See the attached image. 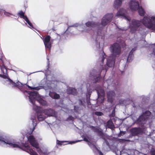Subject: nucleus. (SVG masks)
<instances>
[{
	"instance_id": "9b49d317",
	"label": "nucleus",
	"mask_w": 155,
	"mask_h": 155,
	"mask_svg": "<svg viewBox=\"0 0 155 155\" xmlns=\"http://www.w3.org/2000/svg\"><path fill=\"white\" fill-rule=\"evenodd\" d=\"M51 37L49 35H47L43 40V42L46 48L51 50V43L50 41Z\"/></svg>"
},
{
	"instance_id": "a878e982",
	"label": "nucleus",
	"mask_w": 155,
	"mask_h": 155,
	"mask_svg": "<svg viewBox=\"0 0 155 155\" xmlns=\"http://www.w3.org/2000/svg\"><path fill=\"white\" fill-rule=\"evenodd\" d=\"M18 15L21 18H22L25 20L26 18H27L26 15H25V13L22 11H20L18 14Z\"/></svg>"
},
{
	"instance_id": "412c9836",
	"label": "nucleus",
	"mask_w": 155,
	"mask_h": 155,
	"mask_svg": "<svg viewBox=\"0 0 155 155\" xmlns=\"http://www.w3.org/2000/svg\"><path fill=\"white\" fill-rule=\"evenodd\" d=\"M98 95L99 97L101 96L102 98V102H103L104 100V90L100 89L99 90L97 91Z\"/></svg>"
},
{
	"instance_id": "0eeeda50",
	"label": "nucleus",
	"mask_w": 155,
	"mask_h": 155,
	"mask_svg": "<svg viewBox=\"0 0 155 155\" xmlns=\"http://www.w3.org/2000/svg\"><path fill=\"white\" fill-rule=\"evenodd\" d=\"M113 17V14L112 13L107 14L105 15L101 20V25L104 26H105L111 21Z\"/></svg>"
},
{
	"instance_id": "7ed1b4c3",
	"label": "nucleus",
	"mask_w": 155,
	"mask_h": 155,
	"mask_svg": "<svg viewBox=\"0 0 155 155\" xmlns=\"http://www.w3.org/2000/svg\"><path fill=\"white\" fill-rule=\"evenodd\" d=\"M132 25L130 26V31L132 33H135L141 25L140 21L135 19H133L131 21Z\"/></svg>"
},
{
	"instance_id": "ea45409f",
	"label": "nucleus",
	"mask_w": 155,
	"mask_h": 155,
	"mask_svg": "<svg viewBox=\"0 0 155 155\" xmlns=\"http://www.w3.org/2000/svg\"><path fill=\"white\" fill-rule=\"evenodd\" d=\"M3 138L2 136H0V141L2 142V141H3Z\"/></svg>"
},
{
	"instance_id": "1a4fd4ad",
	"label": "nucleus",
	"mask_w": 155,
	"mask_h": 155,
	"mask_svg": "<svg viewBox=\"0 0 155 155\" xmlns=\"http://www.w3.org/2000/svg\"><path fill=\"white\" fill-rule=\"evenodd\" d=\"M2 77L4 79H7L8 81L9 82V84L12 85L13 87H17L18 89H20V87L23 85L21 83H16L14 82L11 79L8 77L7 75H2Z\"/></svg>"
},
{
	"instance_id": "39448f33",
	"label": "nucleus",
	"mask_w": 155,
	"mask_h": 155,
	"mask_svg": "<svg viewBox=\"0 0 155 155\" xmlns=\"http://www.w3.org/2000/svg\"><path fill=\"white\" fill-rule=\"evenodd\" d=\"M111 51L113 54L115 56L119 55L121 53V48L120 45L115 43L110 47Z\"/></svg>"
},
{
	"instance_id": "72a5a7b5",
	"label": "nucleus",
	"mask_w": 155,
	"mask_h": 155,
	"mask_svg": "<svg viewBox=\"0 0 155 155\" xmlns=\"http://www.w3.org/2000/svg\"><path fill=\"white\" fill-rule=\"evenodd\" d=\"M95 114L98 116H101L103 114L102 112L100 111H96L95 112Z\"/></svg>"
},
{
	"instance_id": "58836bf2",
	"label": "nucleus",
	"mask_w": 155,
	"mask_h": 155,
	"mask_svg": "<svg viewBox=\"0 0 155 155\" xmlns=\"http://www.w3.org/2000/svg\"><path fill=\"white\" fill-rule=\"evenodd\" d=\"M84 141H85L86 142H89L87 138L86 137H84Z\"/></svg>"
},
{
	"instance_id": "f8f14e48",
	"label": "nucleus",
	"mask_w": 155,
	"mask_h": 155,
	"mask_svg": "<svg viewBox=\"0 0 155 155\" xmlns=\"http://www.w3.org/2000/svg\"><path fill=\"white\" fill-rule=\"evenodd\" d=\"M28 94L30 95L29 97L30 102L34 105L35 103V97H36L38 93L37 92L35 91H28Z\"/></svg>"
},
{
	"instance_id": "c9c22d12",
	"label": "nucleus",
	"mask_w": 155,
	"mask_h": 155,
	"mask_svg": "<svg viewBox=\"0 0 155 155\" xmlns=\"http://www.w3.org/2000/svg\"><path fill=\"white\" fill-rule=\"evenodd\" d=\"M151 153L152 155H155V150H152L151 151Z\"/></svg>"
},
{
	"instance_id": "a19ab883",
	"label": "nucleus",
	"mask_w": 155,
	"mask_h": 155,
	"mask_svg": "<svg viewBox=\"0 0 155 155\" xmlns=\"http://www.w3.org/2000/svg\"><path fill=\"white\" fill-rule=\"evenodd\" d=\"M79 101L80 102V104L81 105H83L84 104L83 103L82 101L81 100H79Z\"/></svg>"
},
{
	"instance_id": "4be33fe9",
	"label": "nucleus",
	"mask_w": 155,
	"mask_h": 155,
	"mask_svg": "<svg viewBox=\"0 0 155 155\" xmlns=\"http://www.w3.org/2000/svg\"><path fill=\"white\" fill-rule=\"evenodd\" d=\"M67 93L68 94H71L74 95H76L77 91L76 90L73 88H69L67 90Z\"/></svg>"
},
{
	"instance_id": "c03bdc74",
	"label": "nucleus",
	"mask_w": 155,
	"mask_h": 155,
	"mask_svg": "<svg viewBox=\"0 0 155 155\" xmlns=\"http://www.w3.org/2000/svg\"><path fill=\"white\" fill-rule=\"evenodd\" d=\"M115 109L114 108L112 111V114H113V113H114H114H115Z\"/></svg>"
},
{
	"instance_id": "8fccbe9b",
	"label": "nucleus",
	"mask_w": 155,
	"mask_h": 155,
	"mask_svg": "<svg viewBox=\"0 0 155 155\" xmlns=\"http://www.w3.org/2000/svg\"><path fill=\"white\" fill-rule=\"evenodd\" d=\"M154 55H155V53H154Z\"/></svg>"
},
{
	"instance_id": "4468645a",
	"label": "nucleus",
	"mask_w": 155,
	"mask_h": 155,
	"mask_svg": "<svg viewBox=\"0 0 155 155\" xmlns=\"http://www.w3.org/2000/svg\"><path fill=\"white\" fill-rule=\"evenodd\" d=\"M100 24L98 22H95L93 21H88L85 23V25L88 27L94 28L98 26Z\"/></svg>"
},
{
	"instance_id": "dca6fc26",
	"label": "nucleus",
	"mask_w": 155,
	"mask_h": 155,
	"mask_svg": "<svg viewBox=\"0 0 155 155\" xmlns=\"http://www.w3.org/2000/svg\"><path fill=\"white\" fill-rule=\"evenodd\" d=\"M91 128L94 132L97 133L98 135L102 136L104 135L103 130L101 129L93 126H91Z\"/></svg>"
},
{
	"instance_id": "37998d69",
	"label": "nucleus",
	"mask_w": 155,
	"mask_h": 155,
	"mask_svg": "<svg viewBox=\"0 0 155 155\" xmlns=\"http://www.w3.org/2000/svg\"><path fill=\"white\" fill-rule=\"evenodd\" d=\"M105 59V58L104 57V56L103 57V58L102 59V63H103V62H104V60Z\"/></svg>"
},
{
	"instance_id": "c85d7f7f",
	"label": "nucleus",
	"mask_w": 155,
	"mask_h": 155,
	"mask_svg": "<svg viewBox=\"0 0 155 155\" xmlns=\"http://www.w3.org/2000/svg\"><path fill=\"white\" fill-rule=\"evenodd\" d=\"M101 71L100 72L98 76L96 77L95 78H94V81L96 82L98 81L101 78Z\"/></svg>"
},
{
	"instance_id": "cd10ccee",
	"label": "nucleus",
	"mask_w": 155,
	"mask_h": 155,
	"mask_svg": "<svg viewBox=\"0 0 155 155\" xmlns=\"http://www.w3.org/2000/svg\"><path fill=\"white\" fill-rule=\"evenodd\" d=\"M25 85H26V86H27V87L29 88L31 90H38L40 89V88L39 87H32L26 84H25Z\"/></svg>"
},
{
	"instance_id": "473e14b6",
	"label": "nucleus",
	"mask_w": 155,
	"mask_h": 155,
	"mask_svg": "<svg viewBox=\"0 0 155 155\" xmlns=\"http://www.w3.org/2000/svg\"><path fill=\"white\" fill-rule=\"evenodd\" d=\"M25 20L27 22L28 25L32 28H33V27L32 23L30 21L28 18H26V19Z\"/></svg>"
},
{
	"instance_id": "2eb2a0df",
	"label": "nucleus",
	"mask_w": 155,
	"mask_h": 155,
	"mask_svg": "<svg viewBox=\"0 0 155 155\" xmlns=\"http://www.w3.org/2000/svg\"><path fill=\"white\" fill-rule=\"evenodd\" d=\"M2 142L5 143L11 146L12 147H17L20 148V146L16 144L12 143H11V141L8 139L3 138V141Z\"/></svg>"
},
{
	"instance_id": "423d86ee",
	"label": "nucleus",
	"mask_w": 155,
	"mask_h": 155,
	"mask_svg": "<svg viewBox=\"0 0 155 155\" xmlns=\"http://www.w3.org/2000/svg\"><path fill=\"white\" fill-rule=\"evenodd\" d=\"M22 147H20V148L29 153L31 155H38L37 153L30 148L27 143H22Z\"/></svg>"
},
{
	"instance_id": "2f4dec72",
	"label": "nucleus",
	"mask_w": 155,
	"mask_h": 155,
	"mask_svg": "<svg viewBox=\"0 0 155 155\" xmlns=\"http://www.w3.org/2000/svg\"><path fill=\"white\" fill-rule=\"evenodd\" d=\"M35 147L37 149V151L40 154H42L43 153V152L41 149L38 146V144H37V147Z\"/></svg>"
},
{
	"instance_id": "5701e85b",
	"label": "nucleus",
	"mask_w": 155,
	"mask_h": 155,
	"mask_svg": "<svg viewBox=\"0 0 155 155\" xmlns=\"http://www.w3.org/2000/svg\"><path fill=\"white\" fill-rule=\"evenodd\" d=\"M123 0H116L114 3V7L115 8H118L121 5Z\"/></svg>"
},
{
	"instance_id": "aec40b11",
	"label": "nucleus",
	"mask_w": 155,
	"mask_h": 155,
	"mask_svg": "<svg viewBox=\"0 0 155 155\" xmlns=\"http://www.w3.org/2000/svg\"><path fill=\"white\" fill-rule=\"evenodd\" d=\"M49 96L52 98L55 99H58L60 98V95L56 92H51L49 93Z\"/></svg>"
},
{
	"instance_id": "a211bd4d",
	"label": "nucleus",
	"mask_w": 155,
	"mask_h": 155,
	"mask_svg": "<svg viewBox=\"0 0 155 155\" xmlns=\"http://www.w3.org/2000/svg\"><path fill=\"white\" fill-rule=\"evenodd\" d=\"M107 65L110 67H113L115 63V59L111 57L108 58L107 59Z\"/></svg>"
},
{
	"instance_id": "7c9ffc66",
	"label": "nucleus",
	"mask_w": 155,
	"mask_h": 155,
	"mask_svg": "<svg viewBox=\"0 0 155 155\" xmlns=\"http://www.w3.org/2000/svg\"><path fill=\"white\" fill-rule=\"evenodd\" d=\"M151 114V113L149 110H147L145 111L142 114H144L145 116L147 117V116H150Z\"/></svg>"
},
{
	"instance_id": "f03ea898",
	"label": "nucleus",
	"mask_w": 155,
	"mask_h": 155,
	"mask_svg": "<svg viewBox=\"0 0 155 155\" xmlns=\"http://www.w3.org/2000/svg\"><path fill=\"white\" fill-rule=\"evenodd\" d=\"M130 9L133 11H136L138 10V12L140 15L143 16L145 14V12L142 7L139 6V2L136 0H132L130 4Z\"/></svg>"
},
{
	"instance_id": "a18cd8bd",
	"label": "nucleus",
	"mask_w": 155,
	"mask_h": 155,
	"mask_svg": "<svg viewBox=\"0 0 155 155\" xmlns=\"http://www.w3.org/2000/svg\"><path fill=\"white\" fill-rule=\"evenodd\" d=\"M34 129H35V128L34 127V128H33V130H32L31 131V132L30 133H29V134H32V132L33 131V130H34Z\"/></svg>"
},
{
	"instance_id": "20e7f679",
	"label": "nucleus",
	"mask_w": 155,
	"mask_h": 155,
	"mask_svg": "<svg viewBox=\"0 0 155 155\" xmlns=\"http://www.w3.org/2000/svg\"><path fill=\"white\" fill-rule=\"evenodd\" d=\"M147 118V117H146L144 114H142L135 120V123L141 127L144 128V125L146 123Z\"/></svg>"
},
{
	"instance_id": "de8ad7c7",
	"label": "nucleus",
	"mask_w": 155,
	"mask_h": 155,
	"mask_svg": "<svg viewBox=\"0 0 155 155\" xmlns=\"http://www.w3.org/2000/svg\"><path fill=\"white\" fill-rule=\"evenodd\" d=\"M43 154H45V153H43Z\"/></svg>"
},
{
	"instance_id": "9d476101",
	"label": "nucleus",
	"mask_w": 155,
	"mask_h": 155,
	"mask_svg": "<svg viewBox=\"0 0 155 155\" xmlns=\"http://www.w3.org/2000/svg\"><path fill=\"white\" fill-rule=\"evenodd\" d=\"M36 112L37 118L39 121L43 120L45 118V116L42 114L43 111L42 109L40 107H37L35 109Z\"/></svg>"
},
{
	"instance_id": "bb28decb",
	"label": "nucleus",
	"mask_w": 155,
	"mask_h": 155,
	"mask_svg": "<svg viewBox=\"0 0 155 155\" xmlns=\"http://www.w3.org/2000/svg\"><path fill=\"white\" fill-rule=\"evenodd\" d=\"M134 56L133 53L132 52H130L127 59V61L129 62L131 61Z\"/></svg>"
},
{
	"instance_id": "f257e3e1",
	"label": "nucleus",
	"mask_w": 155,
	"mask_h": 155,
	"mask_svg": "<svg viewBox=\"0 0 155 155\" xmlns=\"http://www.w3.org/2000/svg\"><path fill=\"white\" fill-rule=\"evenodd\" d=\"M142 22L147 28L153 31H155V17L152 16L150 19L147 17H144Z\"/></svg>"
},
{
	"instance_id": "09e8293b",
	"label": "nucleus",
	"mask_w": 155,
	"mask_h": 155,
	"mask_svg": "<svg viewBox=\"0 0 155 155\" xmlns=\"http://www.w3.org/2000/svg\"><path fill=\"white\" fill-rule=\"evenodd\" d=\"M93 72H94V71H93Z\"/></svg>"
},
{
	"instance_id": "ddd939ff",
	"label": "nucleus",
	"mask_w": 155,
	"mask_h": 155,
	"mask_svg": "<svg viewBox=\"0 0 155 155\" xmlns=\"http://www.w3.org/2000/svg\"><path fill=\"white\" fill-rule=\"evenodd\" d=\"M28 139L31 145L34 147H37L38 143L36 142L35 138L33 135H30L28 136Z\"/></svg>"
},
{
	"instance_id": "e433bc0d",
	"label": "nucleus",
	"mask_w": 155,
	"mask_h": 155,
	"mask_svg": "<svg viewBox=\"0 0 155 155\" xmlns=\"http://www.w3.org/2000/svg\"><path fill=\"white\" fill-rule=\"evenodd\" d=\"M4 14L7 16H9L10 15H11V13H10L6 12H5L4 13Z\"/></svg>"
},
{
	"instance_id": "6ab92c4d",
	"label": "nucleus",
	"mask_w": 155,
	"mask_h": 155,
	"mask_svg": "<svg viewBox=\"0 0 155 155\" xmlns=\"http://www.w3.org/2000/svg\"><path fill=\"white\" fill-rule=\"evenodd\" d=\"M115 95V92L114 91H110L107 93V100L108 102L112 103L113 102V97Z\"/></svg>"
},
{
	"instance_id": "6e6552de",
	"label": "nucleus",
	"mask_w": 155,
	"mask_h": 155,
	"mask_svg": "<svg viewBox=\"0 0 155 155\" xmlns=\"http://www.w3.org/2000/svg\"><path fill=\"white\" fill-rule=\"evenodd\" d=\"M144 129V128L142 127H134L131 129L130 131L131 135L135 136L143 134Z\"/></svg>"
},
{
	"instance_id": "f704fd0d",
	"label": "nucleus",
	"mask_w": 155,
	"mask_h": 155,
	"mask_svg": "<svg viewBox=\"0 0 155 155\" xmlns=\"http://www.w3.org/2000/svg\"><path fill=\"white\" fill-rule=\"evenodd\" d=\"M63 142L62 141H61L59 140H58L57 141V144L58 145H61L63 144Z\"/></svg>"
},
{
	"instance_id": "79ce46f5",
	"label": "nucleus",
	"mask_w": 155,
	"mask_h": 155,
	"mask_svg": "<svg viewBox=\"0 0 155 155\" xmlns=\"http://www.w3.org/2000/svg\"><path fill=\"white\" fill-rule=\"evenodd\" d=\"M99 155H103V153L101 151L99 152Z\"/></svg>"
},
{
	"instance_id": "b1692460",
	"label": "nucleus",
	"mask_w": 155,
	"mask_h": 155,
	"mask_svg": "<svg viewBox=\"0 0 155 155\" xmlns=\"http://www.w3.org/2000/svg\"><path fill=\"white\" fill-rule=\"evenodd\" d=\"M38 101L40 104L43 106H45L48 105V103L47 101L42 98H39L38 100Z\"/></svg>"
},
{
	"instance_id": "49530a36",
	"label": "nucleus",
	"mask_w": 155,
	"mask_h": 155,
	"mask_svg": "<svg viewBox=\"0 0 155 155\" xmlns=\"http://www.w3.org/2000/svg\"><path fill=\"white\" fill-rule=\"evenodd\" d=\"M122 132L120 131V133L119 134V135H118V136L119 137H120V133H121Z\"/></svg>"
},
{
	"instance_id": "393cba45",
	"label": "nucleus",
	"mask_w": 155,
	"mask_h": 155,
	"mask_svg": "<svg viewBox=\"0 0 155 155\" xmlns=\"http://www.w3.org/2000/svg\"><path fill=\"white\" fill-rule=\"evenodd\" d=\"M116 16L119 17L120 16L124 17L125 16V13L123 9H120L117 12Z\"/></svg>"
},
{
	"instance_id": "4c0bfd02",
	"label": "nucleus",
	"mask_w": 155,
	"mask_h": 155,
	"mask_svg": "<svg viewBox=\"0 0 155 155\" xmlns=\"http://www.w3.org/2000/svg\"><path fill=\"white\" fill-rule=\"evenodd\" d=\"M136 48H134L131 50L130 52H132L133 53L136 50Z\"/></svg>"
},
{
	"instance_id": "c756f323",
	"label": "nucleus",
	"mask_w": 155,
	"mask_h": 155,
	"mask_svg": "<svg viewBox=\"0 0 155 155\" xmlns=\"http://www.w3.org/2000/svg\"><path fill=\"white\" fill-rule=\"evenodd\" d=\"M107 125L108 126V127L109 128H111L114 126V125L113 124V123L112 121H108L107 123Z\"/></svg>"
},
{
	"instance_id": "f3484780",
	"label": "nucleus",
	"mask_w": 155,
	"mask_h": 155,
	"mask_svg": "<svg viewBox=\"0 0 155 155\" xmlns=\"http://www.w3.org/2000/svg\"><path fill=\"white\" fill-rule=\"evenodd\" d=\"M42 110L45 114L49 116H53L55 114L54 111L51 109H45Z\"/></svg>"
}]
</instances>
